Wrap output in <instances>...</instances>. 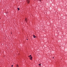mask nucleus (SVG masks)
Returning <instances> with one entry per match:
<instances>
[{
    "mask_svg": "<svg viewBox=\"0 0 67 67\" xmlns=\"http://www.w3.org/2000/svg\"><path fill=\"white\" fill-rule=\"evenodd\" d=\"M29 57L30 60H32V57L31 56V55H30V56H29Z\"/></svg>",
    "mask_w": 67,
    "mask_h": 67,
    "instance_id": "f257e3e1",
    "label": "nucleus"
},
{
    "mask_svg": "<svg viewBox=\"0 0 67 67\" xmlns=\"http://www.w3.org/2000/svg\"><path fill=\"white\" fill-rule=\"evenodd\" d=\"M27 1L28 3H30V0H27Z\"/></svg>",
    "mask_w": 67,
    "mask_h": 67,
    "instance_id": "f03ea898",
    "label": "nucleus"
},
{
    "mask_svg": "<svg viewBox=\"0 0 67 67\" xmlns=\"http://www.w3.org/2000/svg\"><path fill=\"white\" fill-rule=\"evenodd\" d=\"M33 36H34V38H35V37L36 38V36H35V35H33Z\"/></svg>",
    "mask_w": 67,
    "mask_h": 67,
    "instance_id": "7ed1b4c3",
    "label": "nucleus"
},
{
    "mask_svg": "<svg viewBox=\"0 0 67 67\" xmlns=\"http://www.w3.org/2000/svg\"><path fill=\"white\" fill-rule=\"evenodd\" d=\"M18 11H19V10H20V8H18Z\"/></svg>",
    "mask_w": 67,
    "mask_h": 67,
    "instance_id": "20e7f679",
    "label": "nucleus"
},
{
    "mask_svg": "<svg viewBox=\"0 0 67 67\" xmlns=\"http://www.w3.org/2000/svg\"><path fill=\"white\" fill-rule=\"evenodd\" d=\"M25 20L26 22V21H27V19H25Z\"/></svg>",
    "mask_w": 67,
    "mask_h": 67,
    "instance_id": "39448f33",
    "label": "nucleus"
},
{
    "mask_svg": "<svg viewBox=\"0 0 67 67\" xmlns=\"http://www.w3.org/2000/svg\"><path fill=\"white\" fill-rule=\"evenodd\" d=\"M41 64H39V66H40V65H41Z\"/></svg>",
    "mask_w": 67,
    "mask_h": 67,
    "instance_id": "423d86ee",
    "label": "nucleus"
},
{
    "mask_svg": "<svg viewBox=\"0 0 67 67\" xmlns=\"http://www.w3.org/2000/svg\"><path fill=\"white\" fill-rule=\"evenodd\" d=\"M13 65H12L11 66L12 67H13Z\"/></svg>",
    "mask_w": 67,
    "mask_h": 67,
    "instance_id": "0eeeda50",
    "label": "nucleus"
},
{
    "mask_svg": "<svg viewBox=\"0 0 67 67\" xmlns=\"http://www.w3.org/2000/svg\"><path fill=\"white\" fill-rule=\"evenodd\" d=\"M40 2H41V0H39Z\"/></svg>",
    "mask_w": 67,
    "mask_h": 67,
    "instance_id": "6e6552de",
    "label": "nucleus"
},
{
    "mask_svg": "<svg viewBox=\"0 0 67 67\" xmlns=\"http://www.w3.org/2000/svg\"><path fill=\"white\" fill-rule=\"evenodd\" d=\"M26 40H28V39H27Z\"/></svg>",
    "mask_w": 67,
    "mask_h": 67,
    "instance_id": "1a4fd4ad",
    "label": "nucleus"
},
{
    "mask_svg": "<svg viewBox=\"0 0 67 67\" xmlns=\"http://www.w3.org/2000/svg\"><path fill=\"white\" fill-rule=\"evenodd\" d=\"M53 58H54V57H53Z\"/></svg>",
    "mask_w": 67,
    "mask_h": 67,
    "instance_id": "9d476101",
    "label": "nucleus"
}]
</instances>
